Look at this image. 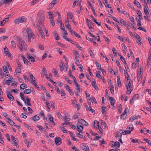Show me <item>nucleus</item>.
Returning a JSON list of instances; mask_svg holds the SVG:
<instances>
[{
	"label": "nucleus",
	"instance_id": "60",
	"mask_svg": "<svg viewBox=\"0 0 151 151\" xmlns=\"http://www.w3.org/2000/svg\"><path fill=\"white\" fill-rule=\"evenodd\" d=\"M118 111L120 113H121L122 111V106L121 104L119 105L118 107Z\"/></svg>",
	"mask_w": 151,
	"mask_h": 151
},
{
	"label": "nucleus",
	"instance_id": "37",
	"mask_svg": "<svg viewBox=\"0 0 151 151\" xmlns=\"http://www.w3.org/2000/svg\"><path fill=\"white\" fill-rule=\"evenodd\" d=\"M106 108V107L104 106H103L102 107V112L103 115L106 114V112L105 110Z\"/></svg>",
	"mask_w": 151,
	"mask_h": 151
},
{
	"label": "nucleus",
	"instance_id": "45",
	"mask_svg": "<svg viewBox=\"0 0 151 151\" xmlns=\"http://www.w3.org/2000/svg\"><path fill=\"white\" fill-rule=\"evenodd\" d=\"M11 44L12 45V47L13 48H14L16 47V43L14 41H11Z\"/></svg>",
	"mask_w": 151,
	"mask_h": 151
},
{
	"label": "nucleus",
	"instance_id": "11",
	"mask_svg": "<svg viewBox=\"0 0 151 151\" xmlns=\"http://www.w3.org/2000/svg\"><path fill=\"white\" fill-rule=\"evenodd\" d=\"M26 56L27 58L30 61L32 62H34L35 61V59L33 57L30 56L29 53H27Z\"/></svg>",
	"mask_w": 151,
	"mask_h": 151
},
{
	"label": "nucleus",
	"instance_id": "30",
	"mask_svg": "<svg viewBox=\"0 0 151 151\" xmlns=\"http://www.w3.org/2000/svg\"><path fill=\"white\" fill-rule=\"evenodd\" d=\"M141 67H140L138 69V73H137V76H142V70L141 69Z\"/></svg>",
	"mask_w": 151,
	"mask_h": 151
},
{
	"label": "nucleus",
	"instance_id": "33",
	"mask_svg": "<svg viewBox=\"0 0 151 151\" xmlns=\"http://www.w3.org/2000/svg\"><path fill=\"white\" fill-rule=\"evenodd\" d=\"M92 86L95 88L97 90L98 89L96 85V83L95 81H92Z\"/></svg>",
	"mask_w": 151,
	"mask_h": 151
},
{
	"label": "nucleus",
	"instance_id": "28",
	"mask_svg": "<svg viewBox=\"0 0 151 151\" xmlns=\"http://www.w3.org/2000/svg\"><path fill=\"white\" fill-rule=\"evenodd\" d=\"M120 143L117 141H116L114 143V146H112V147H119L120 146Z\"/></svg>",
	"mask_w": 151,
	"mask_h": 151
},
{
	"label": "nucleus",
	"instance_id": "4",
	"mask_svg": "<svg viewBox=\"0 0 151 151\" xmlns=\"http://www.w3.org/2000/svg\"><path fill=\"white\" fill-rule=\"evenodd\" d=\"M144 13L145 16H144L146 20H148V18L150 17V15L148 12V8L147 4L146 6H145L144 8Z\"/></svg>",
	"mask_w": 151,
	"mask_h": 151
},
{
	"label": "nucleus",
	"instance_id": "52",
	"mask_svg": "<svg viewBox=\"0 0 151 151\" xmlns=\"http://www.w3.org/2000/svg\"><path fill=\"white\" fill-rule=\"evenodd\" d=\"M119 56L120 57V59L124 63H126V61L125 60L124 58L121 55H119Z\"/></svg>",
	"mask_w": 151,
	"mask_h": 151
},
{
	"label": "nucleus",
	"instance_id": "7",
	"mask_svg": "<svg viewBox=\"0 0 151 151\" xmlns=\"http://www.w3.org/2000/svg\"><path fill=\"white\" fill-rule=\"evenodd\" d=\"M55 142L57 145H59L62 143L61 138L58 137H56L55 139Z\"/></svg>",
	"mask_w": 151,
	"mask_h": 151
},
{
	"label": "nucleus",
	"instance_id": "41",
	"mask_svg": "<svg viewBox=\"0 0 151 151\" xmlns=\"http://www.w3.org/2000/svg\"><path fill=\"white\" fill-rule=\"evenodd\" d=\"M20 96L21 99L24 101H25V99L24 95L21 92L20 93Z\"/></svg>",
	"mask_w": 151,
	"mask_h": 151
},
{
	"label": "nucleus",
	"instance_id": "2",
	"mask_svg": "<svg viewBox=\"0 0 151 151\" xmlns=\"http://www.w3.org/2000/svg\"><path fill=\"white\" fill-rule=\"evenodd\" d=\"M18 44L17 47L21 52L23 51V49H25L26 47L27 44L21 38H19L18 39Z\"/></svg>",
	"mask_w": 151,
	"mask_h": 151
},
{
	"label": "nucleus",
	"instance_id": "35",
	"mask_svg": "<svg viewBox=\"0 0 151 151\" xmlns=\"http://www.w3.org/2000/svg\"><path fill=\"white\" fill-rule=\"evenodd\" d=\"M124 130L121 129L119 131L120 133H121V134H129V133H127V132H126V130L124 131H123Z\"/></svg>",
	"mask_w": 151,
	"mask_h": 151
},
{
	"label": "nucleus",
	"instance_id": "14",
	"mask_svg": "<svg viewBox=\"0 0 151 151\" xmlns=\"http://www.w3.org/2000/svg\"><path fill=\"white\" fill-rule=\"evenodd\" d=\"M77 127L78 131L82 133V131L83 129V127L80 125V124L78 123L77 124Z\"/></svg>",
	"mask_w": 151,
	"mask_h": 151
},
{
	"label": "nucleus",
	"instance_id": "47",
	"mask_svg": "<svg viewBox=\"0 0 151 151\" xmlns=\"http://www.w3.org/2000/svg\"><path fill=\"white\" fill-rule=\"evenodd\" d=\"M128 25L130 26L131 27H132L134 30H136V29L135 27L130 22H129L128 24Z\"/></svg>",
	"mask_w": 151,
	"mask_h": 151
},
{
	"label": "nucleus",
	"instance_id": "23",
	"mask_svg": "<svg viewBox=\"0 0 151 151\" xmlns=\"http://www.w3.org/2000/svg\"><path fill=\"white\" fill-rule=\"evenodd\" d=\"M70 118H69V116L68 114H66L65 116L64 121L65 122L69 121L70 120Z\"/></svg>",
	"mask_w": 151,
	"mask_h": 151
},
{
	"label": "nucleus",
	"instance_id": "24",
	"mask_svg": "<svg viewBox=\"0 0 151 151\" xmlns=\"http://www.w3.org/2000/svg\"><path fill=\"white\" fill-rule=\"evenodd\" d=\"M32 119L35 122H37L40 119V117L38 115H36L33 117Z\"/></svg>",
	"mask_w": 151,
	"mask_h": 151
},
{
	"label": "nucleus",
	"instance_id": "53",
	"mask_svg": "<svg viewBox=\"0 0 151 151\" xmlns=\"http://www.w3.org/2000/svg\"><path fill=\"white\" fill-rule=\"evenodd\" d=\"M139 97V95L138 94H136L134 95L132 97V99L135 100L137 99Z\"/></svg>",
	"mask_w": 151,
	"mask_h": 151
},
{
	"label": "nucleus",
	"instance_id": "36",
	"mask_svg": "<svg viewBox=\"0 0 151 151\" xmlns=\"http://www.w3.org/2000/svg\"><path fill=\"white\" fill-rule=\"evenodd\" d=\"M49 120L50 121V123H51L53 125H55V122L53 121V118L52 117H50L49 118Z\"/></svg>",
	"mask_w": 151,
	"mask_h": 151
},
{
	"label": "nucleus",
	"instance_id": "25",
	"mask_svg": "<svg viewBox=\"0 0 151 151\" xmlns=\"http://www.w3.org/2000/svg\"><path fill=\"white\" fill-rule=\"evenodd\" d=\"M127 89V93L129 94L131 93V91L132 90V87H126Z\"/></svg>",
	"mask_w": 151,
	"mask_h": 151
},
{
	"label": "nucleus",
	"instance_id": "57",
	"mask_svg": "<svg viewBox=\"0 0 151 151\" xmlns=\"http://www.w3.org/2000/svg\"><path fill=\"white\" fill-rule=\"evenodd\" d=\"M38 47L40 50H43L44 49V47L41 44H39L38 46Z\"/></svg>",
	"mask_w": 151,
	"mask_h": 151
},
{
	"label": "nucleus",
	"instance_id": "51",
	"mask_svg": "<svg viewBox=\"0 0 151 151\" xmlns=\"http://www.w3.org/2000/svg\"><path fill=\"white\" fill-rule=\"evenodd\" d=\"M65 79L66 81L69 84H72V82L70 80L69 78L65 76Z\"/></svg>",
	"mask_w": 151,
	"mask_h": 151
},
{
	"label": "nucleus",
	"instance_id": "15",
	"mask_svg": "<svg viewBox=\"0 0 151 151\" xmlns=\"http://www.w3.org/2000/svg\"><path fill=\"white\" fill-rule=\"evenodd\" d=\"M21 58L22 59L24 62V63L25 64L28 65L29 64L28 63H30L28 61L27 59L26 58H25L24 56L22 55Z\"/></svg>",
	"mask_w": 151,
	"mask_h": 151
},
{
	"label": "nucleus",
	"instance_id": "27",
	"mask_svg": "<svg viewBox=\"0 0 151 151\" xmlns=\"http://www.w3.org/2000/svg\"><path fill=\"white\" fill-rule=\"evenodd\" d=\"M95 64L96 65L97 68L98 70H101L102 68L101 67V65L99 63L96 62Z\"/></svg>",
	"mask_w": 151,
	"mask_h": 151
},
{
	"label": "nucleus",
	"instance_id": "10",
	"mask_svg": "<svg viewBox=\"0 0 151 151\" xmlns=\"http://www.w3.org/2000/svg\"><path fill=\"white\" fill-rule=\"evenodd\" d=\"M4 53L6 56L9 57L10 58H11L12 57V55L11 54L9 53L8 49L6 47H4Z\"/></svg>",
	"mask_w": 151,
	"mask_h": 151
},
{
	"label": "nucleus",
	"instance_id": "16",
	"mask_svg": "<svg viewBox=\"0 0 151 151\" xmlns=\"http://www.w3.org/2000/svg\"><path fill=\"white\" fill-rule=\"evenodd\" d=\"M109 100L112 106V107H114V104L115 103V100L114 99L113 97H110Z\"/></svg>",
	"mask_w": 151,
	"mask_h": 151
},
{
	"label": "nucleus",
	"instance_id": "9",
	"mask_svg": "<svg viewBox=\"0 0 151 151\" xmlns=\"http://www.w3.org/2000/svg\"><path fill=\"white\" fill-rule=\"evenodd\" d=\"M134 127L132 125H129L128 126L126 129V132L127 133H130L133 130Z\"/></svg>",
	"mask_w": 151,
	"mask_h": 151
},
{
	"label": "nucleus",
	"instance_id": "32",
	"mask_svg": "<svg viewBox=\"0 0 151 151\" xmlns=\"http://www.w3.org/2000/svg\"><path fill=\"white\" fill-rule=\"evenodd\" d=\"M74 84L77 87H78V88H76V89L78 90L79 92L80 93L81 92L80 88V85L78 84L77 82L74 83Z\"/></svg>",
	"mask_w": 151,
	"mask_h": 151
},
{
	"label": "nucleus",
	"instance_id": "42",
	"mask_svg": "<svg viewBox=\"0 0 151 151\" xmlns=\"http://www.w3.org/2000/svg\"><path fill=\"white\" fill-rule=\"evenodd\" d=\"M126 87H131L130 81H126Z\"/></svg>",
	"mask_w": 151,
	"mask_h": 151
},
{
	"label": "nucleus",
	"instance_id": "12",
	"mask_svg": "<svg viewBox=\"0 0 151 151\" xmlns=\"http://www.w3.org/2000/svg\"><path fill=\"white\" fill-rule=\"evenodd\" d=\"M82 149L86 151H89V149L88 146L85 144H83L81 146Z\"/></svg>",
	"mask_w": 151,
	"mask_h": 151
},
{
	"label": "nucleus",
	"instance_id": "58",
	"mask_svg": "<svg viewBox=\"0 0 151 151\" xmlns=\"http://www.w3.org/2000/svg\"><path fill=\"white\" fill-rule=\"evenodd\" d=\"M11 138L12 141L14 142L17 141L18 140V139L15 138L13 136H11Z\"/></svg>",
	"mask_w": 151,
	"mask_h": 151
},
{
	"label": "nucleus",
	"instance_id": "40",
	"mask_svg": "<svg viewBox=\"0 0 151 151\" xmlns=\"http://www.w3.org/2000/svg\"><path fill=\"white\" fill-rule=\"evenodd\" d=\"M64 64V63L63 62H61V65L59 66L60 70L61 71H62L63 70V65Z\"/></svg>",
	"mask_w": 151,
	"mask_h": 151
},
{
	"label": "nucleus",
	"instance_id": "46",
	"mask_svg": "<svg viewBox=\"0 0 151 151\" xmlns=\"http://www.w3.org/2000/svg\"><path fill=\"white\" fill-rule=\"evenodd\" d=\"M46 104V105L47 107V109H50V103H49V101H47L45 103Z\"/></svg>",
	"mask_w": 151,
	"mask_h": 151
},
{
	"label": "nucleus",
	"instance_id": "18",
	"mask_svg": "<svg viewBox=\"0 0 151 151\" xmlns=\"http://www.w3.org/2000/svg\"><path fill=\"white\" fill-rule=\"evenodd\" d=\"M67 19L68 20H70V19H71L72 20L73 19H74L73 16L71 12H68L67 14Z\"/></svg>",
	"mask_w": 151,
	"mask_h": 151
},
{
	"label": "nucleus",
	"instance_id": "38",
	"mask_svg": "<svg viewBox=\"0 0 151 151\" xmlns=\"http://www.w3.org/2000/svg\"><path fill=\"white\" fill-rule=\"evenodd\" d=\"M31 92V90L29 89H26L24 90V93L25 94H29Z\"/></svg>",
	"mask_w": 151,
	"mask_h": 151
},
{
	"label": "nucleus",
	"instance_id": "29",
	"mask_svg": "<svg viewBox=\"0 0 151 151\" xmlns=\"http://www.w3.org/2000/svg\"><path fill=\"white\" fill-rule=\"evenodd\" d=\"M134 3L138 7L141 8V6L139 3L136 1H134Z\"/></svg>",
	"mask_w": 151,
	"mask_h": 151
},
{
	"label": "nucleus",
	"instance_id": "13",
	"mask_svg": "<svg viewBox=\"0 0 151 151\" xmlns=\"http://www.w3.org/2000/svg\"><path fill=\"white\" fill-rule=\"evenodd\" d=\"M151 65V53L150 51H149L148 58L147 60V65L148 66H150Z\"/></svg>",
	"mask_w": 151,
	"mask_h": 151
},
{
	"label": "nucleus",
	"instance_id": "39",
	"mask_svg": "<svg viewBox=\"0 0 151 151\" xmlns=\"http://www.w3.org/2000/svg\"><path fill=\"white\" fill-rule=\"evenodd\" d=\"M96 77L102 79V77L100 74V71H98L97 73H96Z\"/></svg>",
	"mask_w": 151,
	"mask_h": 151
},
{
	"label": "nucleus",
	"instance_id": "26",
	"mask_svg": "<svg viewBox=\"0 0 151 151\" xmlns=\"http://www.w3.org/2000/svg\"><path fill=\"white\" fill-rule=\"evenodd\" d=\"M27 88V85L26 84H22L20 86V88L21 89L24 90V88Z\"/></svg>",
	"mask_w": 151,
	"mask_h": 151
},
{
	"label": "nucleus",
	"instance_id": "59",
	"mask_svg": "<svg viewBox=\"0 0 151 151\" xmlns=\"http://www.w3.org/2000/svg\"><path fill=\"white\" fill-rule=\"evenodd\" d=\"M48 13L49 14V18L50 19H53V17L52 14L50 12H49Z\"/></svg>",
	"mask_w": 151,
	"mask_h": 151
},
{
	"label": "nucleus",
	"instance_id": "20",
	"mask_svg": "<svg viewBox=\"0 0 151 151\" xmlns=\"http://www.w3.org/2000/svg\"><path fill=\"white\" fill-rule=\"evenodd\" d=\"M25 104L27 106H30L31 105L30 101V99L27 98H26V100L25 99V101H24Z\"/></svg>",
	"mask_w": 151,
	"mask_h": 151
},
{
	"label": "nucleus",
	"instance_id": "19",
	"mask_svg": "<svg viewBox=\"0 0 151 151\" xmlns=\"http://www.w3.org/2000/svg\"><path fill=\"white\" fill-rule=\"evenodd\" d=\"M6 95L7 97L11 101H12L14 100V97L10 93L7 92L6 93Z\"/></svg>",
	"mask_w": 151,
	"mask_h": 151
},
{
	"label": "nucleus",
	"instance_id": "34",
	"mask_svg": "<svg viewBox=\"0 0 151 151\" xmlns=\"http://www.w3.org/2000/svg\"><path fill=\"white\" fill-rule=\"evenodd\" d=\"M24 142L25 144H27V147H28L30 146L31 143L29 141H28L27 139H25Z\"/></svg>",
	"mask_w": 151,
	"mask_h": 151
},
{
	"label": "nucleus",
	"instance_id": "62",
	"mask_svg": "<svg viewBox=\"0 0 151 151\" xmlns=\"http://www.w3.org/2000/svg\"><path fill=\"white\" fill-rule=\"evenodd\" d=\"M6 32L5 29L4 28H1L0 29V34L4 33Z\"/></svg>",
	"mask_w": 151,
	"mask_h": 151
},
{
	"label": "nucleus",
	"instance_id": "63",
	"mask_svg": "<svg viewBox=\"0 0 151 151\" xmlns=\"http://www.w3.org/2000/svg\"><path fill=\"white\" fill-rule=\"evenodd\" d=\"M129 19H130V21L133 23V24H135V21L134 20V19L133 17H130L129 18Z\"/></svg>",
	"mask_w": 151,
	"mask_h": 151
},
{
	"label": "nucleus",
	"instance_id": "3",
	"mask_svg": "<svg viewBox=\"0 0 151 151\" xmlns=\"http://www.w3.org/2000/svg\"><path fill=\"white\" fill-rule=\"evenodd\" d=\"M45 19L44 16V15H42L41 17H38L37 20V27H40L42 26V20H44Z\"/></svg>",
	"mask_w": 151,
	"mask_h": 151
},
{
	"label": "nucleus",
	"instance_id": "21",
	"mask_svg": "<svg viewBox=\"0 0 151 151\" xmlns=\"http://www.w3.org/2000/svg\"><path fill=\"white\" fill-rule=\"evenodd\" d=\"M2 3L3 4H9L12 1V0H1Z\"/></svg>",
	"mask_w": 151,
	"mask_h": 151
},
{
	"label": "nucleus",
	"instance_id": "50",
	"mask_svg": "<svg viewBox=\"0 0 151 151\" xmlns=\"http://www.w3.org/2000/svg\"><path fill=\"white\" fill-rule=\"evenodd\" d=\"M89 53L90 54V55L91 56V57L92 58H93L94 57V55L93 54V52H92V50L91 49H89Z\"/></svg>",
	"mask_w": 151,
	"mask_h": 151
},
{
	"label": "nucleus",
	"instance_id": "61",
	"mask_svg": "<svg viewBox=\"0 0 151 151\" xmlns=\"http://www.w3.org/2000/svg\"><path fill=\"white\" fill-rule=\"evenodd\" d=\"M39 115L41 117L43 116L44 118H45L44 114L42 111L40 112L39 114H38V116Z\"/></svg>",
	"mask_w": 151,
	"mask_h": 151
},
{
	"label": "nucleus",
	"instance_id": "1",
	"mask_svg": "<svg viewBox=\"0 0 151 151\" xmlns=\"http://www.w3.org/2000/svg\"><path fill=\"white\" fill-rule=\"evenodd\" d=\"M22 35L27 39L28 41H30L31 39H35V36L31 29L29 27L23 28L22 30Z\"/></svg>",
	"mask_w": 151,
	"mask_h": 151
},
{
	"label": "nucleus",
	"instance_id": "56",
	"mask_svg": "<svg viewBox=\"0 0 151 151\" xmlns=\"http://www.w3.org/2000/svg\"><path fill=\"white\" fill-rule=\"evenodd\" d=\"M104 5H105V6L106 7H108L109 8H111V6L110 5H109L108 3V2L106 4V3H105V2H104Z\"/></svg>",
	"mask_w": 151,
	"mask_h": 151
},
{
	"label": "nucleus",
	"instance_id": "17",
	"mask_svg": "<svg viewBox=\"0 0 151 151\" xmlns=\"http://www.w3.org/2000/svg\"><path fill=\"white\" fill-rule=\"evenodd\" d=\"M122 136V134H121V133H120L119 132H118L116 134V137L117 138H119L118 139V140L120 141L121 143H122V140L121 137Z\"/></svg>",
	"mask_w": 151,
	"mask_h": 151
},
{
	"label": "nucleus",
	"instance_id": "8",
	"mask_svg": "<svg viewBox=\"0 0 151 151\" xmlns=\"http://www.w3.org/2000/svg\"><path fill=\"white\" fill-rule=\"evenodd\" d=\"M78 123L81 124L83 125H85L86 126H88V124L86 121L84 119H78Z\"/></svg>",
	"mask_w": 151,
	"mask_h": 151
},
{
	"label": "nucleus",
	"instance_id": "43",
	"mask_svg": "<svg viewBox=\"0 0 151 151\" xmlns=\"http://www.w3.org/2000/svg\"><path fill=\"white\" fill-rule=\"evenodd\" d=\"M117 83L119 85V87H120L119 85H120V86H122V84H121V81L120 79V77L119 76H118L117 77Z\"/></svg>",
	"mask_w": 151,
	"mask_h": 151
},
{
	"label": "nucleus",
	"instance_id": "6",
	"mask_svg": "<svg viewBox=\"0 0 151 151\" xmlns=\"http://www.w3.org/2000/svg\"><path fill=\"white\" fill-rule=\"evenodd\" d=\"M59 0H53L51 3H50L48 6V7L49 9H51L59 1Z\"/></svg>",
	"mask_w": 151,
	"mask_h": 151
},
{
	"label": "nucleus",
	"instance_id": "64",
	"mask_svg": "<svg viewBox=\"0 0 151 151\" xmlns=\"http://www.w3.org/2000/svg\"><path fill=\"white\" fill-rule=\"evenodd\" d=\"M65 87L66 89L68 90V91H71V90L70 88V87L69 86H68V85L65 84Z\"/></svg>",
	"mask_w": 151,
	"mask_h": 151
},
{
	"label": "nucleus",
	"instance_id": "48",
	"mask_svg": "<svg viewBox=\"0 0 151 151\" xmlns=\"http://www.w3.org/2000/svg\"><path fill=\"white\" fill-rule=\"evenodd\" d=\"M37 127L41 131H42L43 132H45V129H44L43 128L42 126H39V125H37Z\"/></svg>",
	"mask_w": 151,
	"mask_h": 151
},
{
	"label": "nucleus",
	"instance_id": "31",
	"mask_svg": "<svg viewBox=\"0 0 151 151\" xmlns=\"http://www.w3.org/2000/svg\"><path fill=\"white\" fill-rule=\"evenodd\" d=\"M52 72L55 77H58L59 75L58 74V72L56 69H54L52 71Z\"/></svg>",
	"mask_w": 151,
	"mask_h": 151
},
{
	"label": "nucleus",
	"instance_id": "44",
	"mask_svg": "<svg viewBox=\"0 0 151 151\" xmlns=\"http://www.w3.org/2000/svg\"><path fill=\"white\" fill-rule=\"evenodd\" d=\"M6 119H7V121L8 123L12 125L14 123L13 121L11 119H10L9 118H7Z\"/></svg>",
	"mask_w": 151,
	"mask_h": 151
},
{
	"label": "nucleus",
	"instance_id": "54",
	"mask_svg": "<svg viewBox=\"0 0 151 151\" xmlns=\"http://www.w3.org/2000/svg\"><path fill=\"white\" fill-rule=\"evenodd\" d=\"M21 71V68H20L17 67L15 70V72L17 73H20Z\"/></svg>",
	"mask_w": 151,
	"mask_h": 151
},
{
	"label": "nucleus",
	"instance_id": "22",
	"mask_svg": "<svg viewBox=\"0 0 151 151\" xmlns=\"http://www.w3.org/2000/svg\"><path fill=\"white\" fill-rule=\"evenodd\" d=\"M61 96L63 98H65L66 97L65 93L63 89L61 90Z\"/></svg>",
	"mask_w": 151,
	"mask_h": 151
},
{
	"label": "nucleus",
	"instance_id": "55",
	"mask_svg": "<svg viewBox=\"0 0 151 151\" xmlns=\"http://www.w3.org/2000/svg\"><path fill=\"white\" fill-rule=\"evenodd\" d=\"M39 0H33L31 2V4L32 5H33L35 4L38 2Z\"/></svg>",
	"mask_w": 151,
	"mask_h": 151
},
{
	"label": "nucleus",
	"instance_id": "5",
	"mask_svg": "<svg viewBox=\"0 0 151 151\" xmlns=\"http://www.w3.org/2000/svg\"><path fill=\"white\" fill-rule=\"evenodd\" d=\"M26 21L27 19L26 18L21 17L15 19L14 21V22L15 24H19L20 23H24L26 22Z\"/></svg>",
	"mask_w": 151,
	"mask_h": 151
},
{
	"label": "nucleus",
	"instance_id": "49",
	"mask_svg": "<svg viewBox=\"0 0 151 151\" xmlns=\"http://www.w3.org/2000/svg\"><path fill=\"white\" fill-rule=\"evenodd\" d=\"M3 71L6 72V73H8L9 72V71L7 69V68L6 66H3Z\"/></svg>",
	"mask_w": 151,
	"mask_h": 151
}]
</instances>
